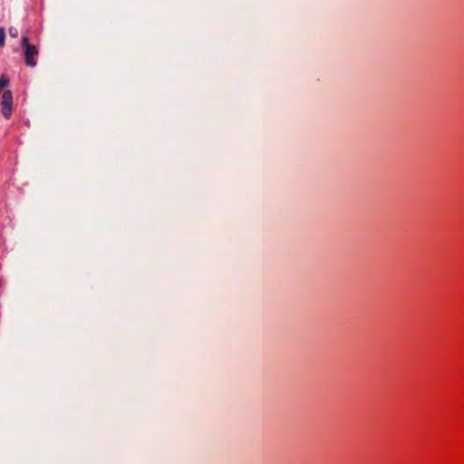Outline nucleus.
<instances>
[{
  "instance_id": "39448f33",
  "label": "nucleus",
  "mask_w": 464,
  "mask_h": 464,
  "mask_svg": "<svg viewBox=\"0 0 464 464\" xmlns=\"http://www.w3.org/2000/svg\"><path fill=\"white\" fill-rule=\"evenodd\" d=\"M5 43V32L4 28H0V47H3Z\"/></svg>"
},
{
  "instance_id": "f03ea898",
  "label": "nucleus",
  "mask_w": 464,
  "mask_h": 464,
  "mask_svg": "<svg viewBox=\"0 0 464 464\" xmlns=\"http://www.w3.org/2000/svg\"><path fill=\"white\" fill-rule=\"evenodd\" d=\"M13 111V94L12 92L7 90L2 94L1 101V113L5 119H9Z\"/></svg>"
},
{
  "instance_id": "f257e3e1",
  "label": "nucleus",
  "mask_w": 464,
  "mask_h": 464,
  "mask_svg": "<svg viewBox=\"0 0 464 464\" xmlns=\"http://www.w3.org/2000/svg\"><path fill=\"white\" fill-rule=\"evenodd\" d=\"M21 46L24 52V62L27 66L34 67L37 63L36 57L38 55V50L35 45L29 43L26 35L22 36Z\"/></svg>"
},
{
  "instance_id": "20e7f679",
  "label": "nucleus",
  "mask_w": 464,
  "mask_h": 464,
  "mask_svg": "<svg viewBox=\"0 0 464 464\" xmlns=\"http://www.w3.org/2000/svg\"><path fill=\"white\" fill-rule=\"evenodd\" d=\"M8 32H9V35L11 37H13V38H16L18 36V34H19L18 29L16 27H14V26L10 27Z\"/></svg>"
},
{
  "instance_id": "7ed1b4c3",
  "label": "nucleus",
  "mask_w": 464,
  "mask_h": 464,
  "mask_svg": "<svg viewBox=\"0 0 464 464\" xmlns=\"http://www.w3.org/2000/svg\"><path fill=\"white\" fill-rule=\"evenodd\" d=\"M9 84V80L5 77V76H2L0 78V92L5 89V87H7Z\"/></svg>"
}]
</instances>
